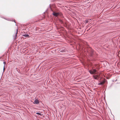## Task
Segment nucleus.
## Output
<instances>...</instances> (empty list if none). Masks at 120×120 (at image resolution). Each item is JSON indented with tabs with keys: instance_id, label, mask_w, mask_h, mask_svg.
Here are the masks:
<instances>
[{
	"instance_id": "f8f14e48",
	"label": "nucleus",
	"mask_w": 120,
	"mask_h": 120,
	"mask_svg": "<svg viewBox=\"0 0 120 120\" xmlns=\"http://www.w3.org/2000/svg\"><path fill=\"white\" fill-rule=\"evenodd\" d=\"M102 84V83H101L100 84Z\"/></svg>"
},
{
	"instance_id": "2eb2a0df",
	"label": "nucleus",
	"mask_w": 120,
	"mask_h": 120,
	"mask_svg": "<svg viewBox=\"0 0 120 120\" xmlns=\"http://www.w3.org/2000/svg\"><path fill=\"white\" fill-rule=\"evenodd\" d=\"M16 69H17V68H16Z\"/></svg>"
},
{
	"instance_id": "9d476101",
	"label": "nucleus",
	"mask_w": 120,
	"mask_h": 120,
	"mask_svg": "<svg viewBox=\"0 0 120 120\" xmlns=\"http://www.w3.org/2000/svg\"><path fill=\"white\" fill-rule=\"evenodd\" d=\"M104 99L105 100V94H104Z\"/></svg>"
},
{
	"instance_id": "20e7f679",
	"label": "nucleus",
	"mask_w": 120,
	"mask_h": 120,
	"mask_svg": "<svg viewBox=\"0 0 120 120\" xmlns=\"http://www.w3.org/2000/svg\"><path fill=\"white\" fill-rule=\"evenodd\" d=\"M93 78L95 80H98V76L97 75H93Z\"/></svg>"
},
{
	"instance_id": "f03ea898",
	"label": "nucleus",
	"mask_w": 120,
	"mask_h": 120,
	"mask_svg": "<svg viewBox=\"0 0 120 120\" xmlns=\"http://www.w3.org/2000/svg\"><path fill=\"white\" fill-rule=\"evenodd\" d=\"M96 71V70L95 69H93L92 70H90L89 71V72L91 74H94Z\"/></svg>"
},
{
	"instance_id": "39448f33",
	"label": "nucleus",
	"mask_w": 120,
	"mask_h": 120,
	"mask_svg": "<svg viewBox=\"0 0 120 120\" xmlns=\"http://www.w3.org/2000/svg\"><path fill=\"white\" fill-rule=\"evenodd\" d=\"M39 103L38 100L37 99H36L35 100L34 102V104H38Z\"/></svg>"
},
{
	"instance_id": "7ed1b4c3",
	"label": "nucleus",
	"mask_w": 120,
	"mask_h": 120,
	"mask_svg": "<svg viewBox=\"0 0 120 120\" xmlns=\"http://www.w3.org/2000/svg\"><path fill=\"white\" fill-rule=\"evenodd\" d=\"M93 50H91L90 52H89L88 51L87 52L88 54H89L91 56H92L93 54Z\"/></svg>"
},
{
	"instance_id": "4468645a",
	"label": "nucleus",
	"mask_w": 120,
	"mask_h": 120,
	"mask_svg": "<svg viewBox=\"0 0 120 120\" xmlns=\"http://www.w3.org/2000/svg\"><path fill=\"white\" fill-rule=\"evenodd\" d=\"M105 83H106V81H105Z\"/></svg>"
},
{
	"instance_id": "423d86ee",
	"label": "nucleus",
	"mask_w": 120,
	"mask_h": 120,
	"mask_svg": "<svg viewBox=\"0 0 120 120\" xmlns=\"http://www.w3.org/2000/svg\"><path fill=\"white\" fill-rule=\"evenodd\" d=\"M18 29H17L16 30V33L15 34V36L14 37V39H16V38L17 36V34L18 33Z\"/></svg>"
},
{
	"instance_id": "0eeeda50",
	"label": "nucleus",
	"mask_w": 120,
	"mask_h": 120,
	"mask_svg": "<svg viewBox=\"0 0 120 120\" xmlns=\"http://www.w3.org/2000/svg\"><path fill=\"white\" fill-rule=\"evenodd\" d=\"M23 36L25 37H29V35L28 34H24L22 35Z\"/></svg>"
},
{
	"instance_id": "1a4fd4ad",
	"label": "nucleus",
	"mask_w": 120,
	"mask_h": 120,
	"mask_svg": "<svg viewBox=\"0 0 120 120\" xmlns=\"http://www.w3.org/2000/svg\"><path fill=\"white\" fill-rule=\"evenodd\" d=\"M36 114L39 115H40V116H41V113L38 112H37L36 113Z\"/></svg>"
},
{
	"instance_id": "ddd939ff",
	"label": "nucleus",
	"mask_w": 120,
	"mask_h": 120,
	"mask_svg": "<svg viewBox=\"0 0 120 120\" xmlns=\"http://www.w3.org/2000/svg\"><path fill=\"white\" fill-rule=\"evenodd\" d=\"M104 92H105V90L104 91Z\"/></svg>"
},
{
	"instance_id": "6e6552de",
	"label": "nucleus",
	"mask_w": 120,
	"mask_h": 120,
	"mask_svg": "<svg viewBox=\"0 0 120 120\" xmlns=\"http://www.w3.org/2000/svg\"><path fill=\"white\" fill-rule=\"evenodd\" d=\"M89 22V20L88 19H86L85 20V23H87Z\"/></svg>"
},
{
	"instance_id": "dca6fc26",
	"label": "nucleus",
	"mask_w": 120,
	"mask_h": 120,
	"mask_svg": "<svg viewBox=\"0 0 120 120\" xmlns=\"http://www.w3.org/2000/svg\"><path fill=\"white\" fill-rule=\"evenodd\" d=\"M15 23H16V22H15Z\"/></svg>"
},
{
	"instance_id": "9b49d317",
	"label": "nucleus",
	"mask_w": 120,
	"mask_h": 120,
	"mask_svg": "<svg viewBox=\"0 0 120 120\" xmlns=\"http://www.w3.org/2000/svg\"><path fill=\"white\" fill-rule=\"evenodd\" d=\"M4 67V69H3L4 71V69H5Z\"/></svg>"
},
{
	"instance_id": "f257e3e1",
	"label": "nucleus",
	"mask_w": 120,
	"mask_h": 120,
	"mask_svg": "<svg viewBox=\"0 0 120 120\" xmlns=\"http://www.w3.org/2000/svg\"><path fill=\"white\" fill-rule=\"evenodd\" d=\"M52 14L53 15L56 17H57L58 15L61 16L63 15L60 12L56 13L53 11V12Z\"/></svg>"
}]
</instances>
